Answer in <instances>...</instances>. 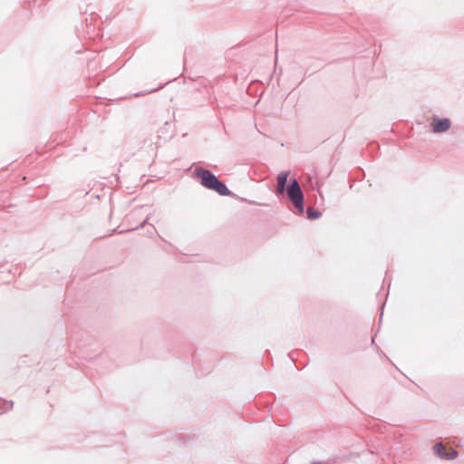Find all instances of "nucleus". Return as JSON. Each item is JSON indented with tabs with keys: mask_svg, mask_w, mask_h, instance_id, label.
Returning a JSON list of instances; mask_svg holds the SVG:
<instances>
[{
	"mask_svg": "<svg viewBox=\"0 0 464 464\" xmlns=\"http://www.w3.org/2000/svg\"><path fill=\"white\" fill-rule=\"evenodd\" d=\"M290 175L289 170H283L276 176L277 189L276 194H286L288 198L295 206V213L298 216H303L304 213L309 220H316L320 218L323 213L314 208L307 210L304 208V193L301 186L295 178L288 179Z\"/></svg>",
	"mask_w": 464,
	"mask_h": 464,
	"instance_id": "1",
	"label": "nucleus"
},
{
	"mask_svg": "<svg viewBox=\"0 0 464 464\" xmlns=\"http://www.w3.org/2000/svg\"><path fill=\"white\" fill-rule=\"evenodd\" d=\"M192 178L197 179L205 188L215 191L220 196L235 197V194L227 186L208 169L196 167L193 170Z\"/></svg>",
	"mask_w": 464,
	"mask_h": 464,
	"instance_id": "2",
	"label": "nucleus"
},
{
	"mask_svg": "<svg viewBox=\"0 0 464 464\" xmlns=\"http://www.w3.org/2000/svg\"><path fill=\"white\" fill-rule=\"evenodd\" d=\"M452 121L448 117H440L433 114L430 117V130L434 134H442L449 131L451 128Z\"/></svg>",
	"mask_w": 464,
	"mask_h": 464,
	"instance_id": "3",
	"label": "nucleus"
},
{
	"mask_svg": "<svg viewBox=\"0 0 464 464\" xmlns=\"http://www.w3.org/2000/svg\"><path fill=\"white\" fill-rule=\"evenodd\" d=\"M432 450L434 455L441 459L452 460L459 456V451L457 450H451L449 452H445L442 442L435 443L432 447Z\"/></svg>",
	"mask_w": 464,
	"mask_h": 464,
	"instance_id": "4",
	"label": "nucleus"
},
{
	"mask_svg": "<svg viewBox=\"0 0 464 464\" xmlns=\"http://www.w3.org/2000/svg\"><path fill=\"white\" fill-rule=\"evenodd\" d=\"M13 401L0 398V414L7 412L13 408Z\"/></svg>",
	"mask_w": 464,
	"mask_h": 464,
	"instance_id": "5",
	"label": "nucleus"
},
{
	"mask_svg": "<svg viewBox=\"0 0 464 464\" xmlns=\"http://www.w3.org/2000/svg\"><path fill=\"white\" fill-rule=\"evenodd\" d=\"M166 85V83H163V84H160L159 87L157 88H152L150 90H145V91H142V92H137V93H134L133 95L135 97H140L141 95H144V94H149V93H152V92H155L160 89H162L164 86Z\"/></svg>",
	"mask_w": 464,
	"mask_h": 464,
	"instance_id": "6",
	"label": "nucleus"
},
{
	"mask_svg": "<svg viewBox=\"0 0 464 464\" xmlns=\"http://www.w3.org/2000/svg\"><path fill=\"white\" fill-rule=\"evenodd\" d=\"M150 216H151V214H149L146 217V218L139 226H137V227H135L133 228H130V229L121 230L119 233L120 234H123V233L130 232V231H133V230H136V229L143 227L148 223L149 219L150 218Z\"/></svg>",
	"mask_w": 464,
	"mask_h": 464,
	"instance_id": "7",
	"label": "nucleus"
},
{
	"mask_svg": "<svg viewBox=\"0 0 464 464\" xmlns=\"http://www.w3.org/2000/svg\"><path fill=\"white\" fill-rule=\"evenodd\" d=\"M321 186H322V183L320 181H316L314 188H316L318 190V194H319L320 198L323 199L324 198L323 193L319 190Z\"/></svg>",
	"mask_w": 464,
	"mask_h": 464,
	"instance_id": "8",
	"label": "nucleus"
},
{
	"mask_svg": "<svg viewBox=\"0 0 464 464\" xmlns=\"http://www.w3.org/2000/svg\"><path fill=\"white\" fill-rule=\"evenodd\" d=\"M310 464H331L329 461L314 460Z\"/></svg>",
	"mask_w": 464,
	"mask_h": 464,
	"instance_id": "9",
	"label": "nucleus"
},
{
	"mask_svg": "<svg viewBox=\"0 0 464 464\" xmlns=\"http://www.w3.org/2000/svg\"><path fill=\"white\" fill-rule=\"evenodd\" d=\"M383 308H384V304L381 306L380 323H381V322H382V320Z\"/></svg>",
	"mask_w": 464,
	"mask_h": 464,
	"instance_id": "10",
	"label": "nucleus"
},
{
	"mask_svg": "<svg viewBox=\"0 0 464 464\" xmlns=\"http://www.w3.org/2000/svg\"><path fill=\"white\" fill-rule=\"evenodd\" d=\"M375 336H376V334L372 339V343H371L372 346L375 345Z\"/></svg>",
	"mask_w": 464,
	"mask_h": 464,
	"instance_id": "11",
	"label": "nucleus"
},
{
	"mask_svg": "<svg viewBox=\"0 0 464 464\" xmlns=\"http://www.w3.org/2000/svg\"><path fill=\"white\" fill-rule=\"evenodd\" d=\"M242 201H246V199L242 198ZM247 202H248L249 204H252V205H256V203L255 201H248V200H247Z\"/></svg>",
	"mask_w": 464,
	"mask_h": 464,
	"instance_id": "12",
	"label": "nucleus"
},
{
	"mask_svg": "<svg viewBox=\"0 0 464 464\" xmlns=\"http://www.w3.org/2000/svg\"><path fill=\"white\" fill-rule=\"evenodd\" d=\"M360 171L362 172V179H363V178H364V176H365V174H364V172H363V169H360Z\"/></svg>",
	"mask_w": 464,
	"mask_h": 464,
	"instance_id": "13",
	"label": "nucleus"
},
{
	"mask_svg": "<svg viewBox=\"0 0 464 464\" xmlns=\"http://www.w3.org/2000/svg\"><path fill=\"white\" fill-rule=\"evenodd\" d=\"M151 227H152V231H150V235H152V234H153V232H155V231H156L155 227H154L152 225H151Z\"/></svg>",
	"mask_w": 464,
	"mask_h": 464,
	"instance_id": "14",
	"label": "nucleus"
},
{
	"mask_svg": "<svg viewBox=\"0 0 464 464\" xmlns=\"http://www.w3.org/2000/svg\"><path fill=\"white\" fill-rule=\"evenodd\" d=\"M92 61H89L88 66L90 67L92 65Z\"/></svg>",
	"mask_w": 464,
	"mask_h": 464,
	"instance_id": "15",
	"label": "nucleus"
},
{
	"mask_svg": "<svg viewBox=\"0 0 464 464\" xmlns=\"http://www.w3.org/2000/svg\"><path fill=\"white\" fill-rule=\"evenodd\" d=\"M92 19H93V13L91 14V20H92Z\"/></svg>",
	"mask_w": 464,
	"mask_h": 464,
	"instance_id": "16",
	"label": "nucleus"
}]
</instances>
